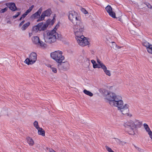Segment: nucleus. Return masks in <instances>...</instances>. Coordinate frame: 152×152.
Masks as SVG:
<instances>
[{"mask_svg": "<svg viewBox=\"0 0 152 152\" xmlns=\"http://www.w3.org/2000/svg\"><path fill=\"white\" fill-rule=\"evenodd\" d=\"M106 99L109 101V103L112 106L118 108V110L122 114L127 113L129 111V105L127 104L124 105L122 97L119 95H116L115 93L107 91Z\"/></svg>", "mask_w": 152, "mask_h": 152, "instance_id": "1", "label": "nucleus"}, {"mask_svg": "<svg viewBox=\"0 0 152 152\" xmlns=\"http://www.w3.org/2000/svg\"><path fill=\"white\" fill-rule=\"evenodd\" d=\"M58 27L59 25H57L53 30L48 32L46 34H44V38L46 42L49 44L54 43L59 38L58 34L55 30Z\"/></svg>", "mask_w": 152, "mask_h": 152, "instance_id": "2", "label": "nucleus"}, {"mask_svg": "<svg viewBox=\"0 0 152 152\" xmlns=\"http://www.w3.org/2000/svg\"><path fill=\"white\" fill-rule=\"evenodd\" d=\"M73 24L74 32L75 36H78L83 34V32L84 30V26L83 23L81 21V20Z\"/></svg>", "mask_w": 152, "mask_h": 152, "instance_id": "3", "label": "nucleus"}, {"mask_svg": "<svg viewBox=\"0 0 152 152\" xmlns=\"http://www.w3.org/2000/svg\"><path fill=\"white\" fill-rule=\"evenodd\" d=\"M63 52L60 50H57L50 53L51 58L58 63H61L64 59V57L63 55Z\"/></svg>", "mask_w": 152, "mask_h": 152, "instance_id": "4", "label": "nucleus"}, {"mask_svg": "<svg viewBox=\"0 0 152 152\" xmlns=\"http://www.w3.org/2000/svg\"><path fill=\"white\" fill-rule=\"evenodd\" d=\"M75 39L79 45L82 47L86 45H89L90 44L89 42L86 37L82 35L79 36H75Z\"/></svg>", "mask_w": 152, "mask_h": 152, "instance_id": "5", "label": "nucleus"}, {"mask_svg": "<svg viewBox=\"0 0 152 152\" xmlns=\"http://www.w3.org/2000/svg\"><path fill=\"white\" fill-rule=\"evenodd\" d=\"M68 19L73 24L81 20L80 17L77 13L74 11L69 12Z\"/></svg>", "mask_w": 152, "mask_h": 152, "instance_id": "6", "label": "nucleus"}, {"mask_svg": "<svg viewBox=\"0 0 152 152\" xmlns=\"http://www.w3.org/2000/svg\"><path fill=\"white\" fill-rule=\"evenodd\" d=\"M37 60V54L34 52H31L28 58H27L24 62L28 65L32 64L35 62Z\"/></svg>", "mask_w": 152, "mask_h": 152, "instance_id": "7", "label": "nucleus"}, {"mask_svg": "<svg viewBox=\"0 0 152 152\" xmlns=\"http://www.w3.org/2000/svg\"><path fill=\"white\" fill-rule=\"evenodd\" d=\"M124 125L126 128H130V131L128 132L129 134L133 135L135 134L134 131L135 125L134 121L132 120H129L124 123Z\"/></svg>", "mask_w": 152, "mask_h": 152, "instance_id": "8", "label": "nucleus"}, {"mask_svg": "<svg viewBox=\"0 0 152 152\" xmlns=\"http://www.w3.org/2000/svg\"><path fill=\"white\" fill-rule=\"evenodd\" d=\"M48 27V24H44L43 23H39L37 25L34 26L33 27L32 30L35 32L44 31Z\"/></svg>", "mask_w": 152, "mask_h": 152, "instance_id": "9", "label": "nucleus"}, {"mask_svg": "<svg viewBox=\"0 0 152 152\" xmlns=\"http://www.w3.org/2000/svg\"><path fill=\"white\" fill-rule=\"evenodd\" d=\"M31 39L33 43L37 45H39L42 48H45L47 47V44L40 40L38 36H34Z\"/></svg>", "mask_w": 152, "mask_h": 152, "instance_id": "10", "label": "nucleus"}, {"mask_svg": "<svg viewBox=\"0 0 152 152\" xmlns=\"http://www.w3.org/2000/svg\"><path fill=\"white\" fill-rule=\"evenodd\" d=\"M52 13V11L50 9H48L43 11L37 21H41L44 20L45 17L50 16Z\"/></svg>", "mask_w": 152, "mask_h": 152, "instance_id": "11", "label": "nucleus"}, {"mask_svg": "<svg viewBox=\"0 0 152 152\" xmlns=\"http://www.w3.org/2000/svg\"><path fill=\"white\" fill-rule=\"evenodd\" d=\"M58 69L60 70L66 71L67 70L69 67V64L67 62H64L63 63H58Z\"/></svg>", "mask_w": 152, "mask_h": 152, "instance_id": "12", "label": "nucleus"}, {"mask_svg": "<svg viewBox=\"0 0 152 152\" xmlns=\"http://www.w3.org/2000/svg\"><path fill=\"white\" fill-rule=\"evenodd\" d=\"M105 10L109 15L113 18H116L115 13L112 11V9L110 5H108L105 7Z\"/></svg>", "mask_w": 152, "mask_h": 152, "instance_id": "13", "label": "nucleus"}, {"mask_svg": "<svg viewBox=\"0 0 152 152\" xmlns=\"http://www.w3.org/2000/svg\"><path fill=\"white\" fill-rule=\"evenodd\" d=\"M42 10V7H41L38 10L37 12H36L35 13L33 14L31 17V18L33 19H37L38 18H39V16L40 15V14Z\"/></svg>", "mask_w": 152, "mask_h": 152, "instance_id": "14", "label": "nucleus"}, {"mask_svg": "<svg viewBox=\"0 0 152 152\" xmlns=\"http://www.w3.org/2000/svg\"><path fill=\"white\" fill-rule=\"evenodd\" d=\"M6 5L12 11H14L17 10V7L16 6L15 4L12 2L7 3Z\"/></svg>", "mask_w": 152, "mask_h": 152, "instance_id": "15", "label": "nucleus"}, {"mask_svg": "<svg viewBox=\"0 0 152 152\" xmlns=\"http://www.w3.org/2000/svg\"><path fill=\"white\" fill-rule=\"evenodd\" d=\"M97 62L98 64H96V62L95 64L93 65V67L94 68H102V66L104 65L103 63L98 58H97Z\"/></svg>", "mask_w": 152, "mask_h": 152, "instance_id": "16", "label": "nucleus"}, {"mask_svg": "<svg viewBox=\"0 0 152 152\" xmlns=\"http://www.w3.org/2000/svg\"><path fill=\"white\" fill-rule=\"evenodd\" d=\"M97 62L98 64H96V62L95 64L93 65V67L94 68H102V66L104 65L103 63L98 58H97Z\"/></svg>", "mask_w": 152, "mask_h": 152, "instance_id": "17", "label": "nucleus"}, {"mask_svg": "<svg viewBox=\"0 0 152 152\" xmlns=\"http://www.w3.org/2000/svg\"><path fill=\"white\" fill-rule=\"evenodd\" d=\"M144 128L146 131L148 133L150 138L152 139V132L151 131L150 128L148 126L146 123H144L143 124Z\"/></svg>", "mask_w": 152, "mask_h": 152, "instance_id": "18", "label": "nucleus"}, {"mask_svg": "<svg viewBox=\"0 0 152 152\" xmlns=\"http://www.w3.org/2000/svg\"><path fill=\"white\" fill-rule=\"evenodd\" d=\"M102 68L103 70L105 73L107 75L109 76L111 75V73L110 71L107 70V67L104 64L103 65Z\"/></svg>", "mask_w": 152, "mask_h": 152, "instance_id": "19", "label": "nucleus"}, {"mask_svg": "<svg viewBox=\"0 0 152 152\" xmlns=\"http://www.w3.org/2000/svg\"><path fill=\"white\" fill-rule=\"evenodd\" d=\"M30 23L29 22H28L24 24L23 26L21 27V29L23 31L25 30L28 26L30 25Z\"/></svg>", "mask_w": 152, "mask_h": 152, "instance_id": "20", "label": "nucleus"}, {"mask_svg": "<svg viewBox=\"0 0 152 152\" xmlns=\"http://www.w3.org/2000/svg\"><path fill=\"white\" fill-rule=\"evenodd\" d=\"M27 142L30 146H32L34 143L33 140L29 137H27L26 138Z\"/></svg>", "mask_w": 152, "mask_h": 152, "instance_id": "21", "label": "nucleus"}, {"mask_svg": "<svg viewBox=\"0 0 152 152\" xmlns=\"http://www.w3.org/2000/svg\"><path fill=\"white\" fill-rule=\"evenodd\" d=\"M55 21V19H52L51 20V19H48L46 21V23L44 24H48V26L49 25H52L53 24Z\"/></svg>", "mask_w": 152, "mask_h": 152, "instance_id": "22", "label": "nucleus"}, {"mask_svg": "<svg viewBox=\"0 0 152 152\" xmlns=\"http://www.w3.org/2000/svg\"><path fill=\"white\" fill-rule=\"evenodd\" d=\"M38 130V134H39L42 135V136H45V132L44 130L42 128H39L37 129Z\"/></svg>", "mask_w": 152, "mask_h": 152, "instance_id": "23", "label": "nucleus"}, {"mask_svg": "<svg viewBox=\"0 0 152 152\" xmlns=\"http://www.w3.org/2000/svg\"><path fill=\"white\" fill-rule=\"evenodd\" d=\"M134 124L135 128L137 126H140L142 124L141 122L137 120H135L134 121Z\"/></svg>", "mask_w": 152, "mask_h": 152, "instance_id": "24", "label": "nucleus"}, {"mask_svg": "<svg viewBox=\"0 0 152 152\" xmlns=\"http://www.w3.org/2000/svg\"><path fill=\"white\" fill-rule=\"evenodd\" d=\"M83 92L85 94L88 95L90 96H92L93 95V94L92 93H91L89 91H87L86 89L84 90L83 91Z\"/></svg>", "mask_w": 152, "mask_h": 152, "instance_id": "25", "label": "nucleus"}, {"mask_svg": "<svg viewBox=\"0 0 152 152\" xmlns=\"http://www.w3.org/2000/svg\"><path fill=\"white\" fill-rule=\"evenodd\" d=\"M147 50L148 52L152 54V45H150L149 47L147 48Z\"/></svg>", "mask_w": 152, "mask_h": 152, "instance_id": "26", "label": "nucleus"}, {"mask_svg": "<svg viewBox=\"0 0 152 152\" xmlns=\"http://www.w3.org/2000/svg\"><path fill=\"white\" fill-rule=\"evenodd\" d=\"M142 44L143 46H145L146 48L147 49V48H148V47H149V46H150V45H151L147 41L144 42Z\"/></svg>", "mask_w": 152, "mask_h": 152, "instance_id": "27", "label": "nucleus"}, {"mask_svg": "<svg viewBox=\"0 0 152 152\" xmlns=\"http://www.w3.org/2000/svg\"><path fill=\"white\" fill-rule=\"evenodd\" d=\"M34 125L37 129L40 128L39 126L38 122L36 121L34 122Z\"/></svg>", "mask_w": 152, "mask_h": 152, "instance_id": "28", "label": "nucleus"}, {"mask_svg": "<svg viewBox=\"0 0 152 152\" xmlns=\"http://www.w3.org/2000/svg\"><path fill=\"white\" fill-rule=\"evenodd\" d=\"M50 69L54 73H56L57 72V69L56 68L52 66H51L50 65Z\"/></svg>", "mask_w": 152, "mask_h": 152, "instance_id": "29", "label": "nucleus"}, {"mask_svg": "<svg viewBox=\"0 0 152 152\" xmlns=\"http://www.w3.org/2000/svg\"><path fill=\"white\" fill-rule=\"evenodd\" d=\"M133 145L135 148L136 149V150H137L139 152H144V151L142 149L139 147L136 146L134 145Z\"/></svg>", "mask_w": 152, "mask_h": 152, "instance_id": "30", "label": "nucleus"}, {"mask_svg": "<svg viewBox=\"0 0 152 152\" xmlns=\"http://www.w3.org/2000/svg\"><path fill=\"white\" fill-rule=\"evenodd\" d=\"M8 8L7 7H5V8L1 10H0V12L3 13L6 12L8 10Z\"/></svg>", "mask_w": 152, "mask_h": 152, "instance_id": "31", "label": "nucleus"}, {"mask_svg": "<svg viewBox=\"0 0 152 152\" xmlns=\"http://www.w3.org/2000/svg\"><path fill=\"white\" fill-rule=\"evenodd\" d=\"M105 148L106 150L109 152H114L113 151L112 149L110 148L108 146H105Z\"/></svg>", "mask_w": 152, "mask_h": 152, "instance_id": "32", "label": "nucleus"}, {"mask_svg": "<svg viewBox=\"0 0 152 152\" xmlns=\"http://www.w3.org/2000/svg\"><path fill=\"white\" fill-rule=\"evenodd\" d=\"M81 10L83 13L85 14H87L88 13V12L84 8H82L81 9Z\"/></svg>", "mask_w": 152, "mask_h": 152, "instance_id": "33", "label": "nucleus"}, {"mask_svg": "<svg viewBox=\"0 0 152 152\" xmlns=\"http://www.w3.org/2000/svg\"><path fill=\"white\" fill-rule=\"evenodd\" d=\"M20 12H17L15 15L12 16L13 18L15 19L17 18L20 14Z\"/></svg>", "mask_w": 152, "mask_h": 152, "instance_id": "34", "label": "nucleus"}, {"mask_svg": "<svg viewBox=\"0 0 152 152\" xmlns=\"http://www.w3.org/2000/svg\"><path fill=\"white\" fill-rule=\"evenodd\" d=\"M34 7V6L33 5H32L31 7H29V9L27 10L30 13Z\"/></svg>", "mask_w": 152, "mask_h": 152, "instance_id": "35", "label": "nucleus"}, {"mask_svg": "<svg viewBox=\"0 0 152 152\" xmlns=\"http://www.w3.org/2000/svg\"><path fill=\"white\" fill-rule=\"evenodd\" d=\"M25 22V20H23L19 24V27H20Z\"/></svg>", "mask_w": 152, "mask_h": 152, "instance_id": "36", "label": "nucleus"}, {"mask_svg": "<svg viewBox=\"0 0 152 152\" xmlns=\"http://www.w3.org/2000/svg\"><path fill=\"white\" fill-rule=\"evenodd\" d=\"M25 22V20H23L19 24V27H20Z\"/></svg>", "mask_w": 152, "mask_h": 152, "instance_id": "37", "label": "nucleus"}, {"mask_svg": "<svg viewBox=\"0 0 152 152\" xmlns=\"http://www.w3.org/2000/svg\"><path fill=\"white\" fill-rule=\"evenodd\" d=\"M25 22V20H23L19 24V27H20Z\"/></svg>", "mask_w": 152, "mask_h": 152, "instance_id": "38", "label": "nucleus"}, {"mask_svg": "<svg viewBox=\"0 0 152 152\" xmlns=\"http://www.w3.org/2000/svg\"><path fill=\"white\" fill-rule=\"evenodd\" d=\"M25 22V20H23L19 24V27H20Z\"/></svg>", "mask_w": 152, "mask_h": 152, "instance_id": "39", "label": "nucleus"}, {"mask_svg": "<svg viewBox=\"0 0 152 152\" xmlns=\"http://www.w3.org/2000/svg\"><path fill=\"white\" fill-rule=\"evenodd\" d=\"M106 39H107V41H106V42L107 43H108L109 42V43H114L115 44V42H113L112 41H109L108 40H107V38H106Z\"/></svg>", "mask_w": 152, "mask_h": 152, "instance_id": "40", "label": "nucleus"}, {"mask_svg": "<svg viewBox=\"0 0 152 152\" xmlns=\"http://www.w3.org/2000/svg\"><path fill=\"white\" fill-rule=\"evenodd\" d=\"M27 15V14H26V12H25L21 16L23 18H25L26 16Z\"/></svg>", "mask_w": 152, "mask_h": 152, "instance_id": "41", "label": "nucleus"}, {"mask_svg": "<svg viewBox=\"0 0 152 152\" xmlns=\"http://www.w3.org/2000/svg\"><path fill=\"white\" fill-rule=\"evenodd\" d=\"M115 141L118 143H120L121 142V141L120 140L117 139V138H115Z\"/></svg>", "mask_w": 152, "mask_h": 152, "instance_id": "42", "label": "nucleus"}, {"mask_svg": "<svg viewBox=\"0 0 152 152\" xmlns=\"http://www.w3.org/2000/svg\"><path fill=\"white\" fill-rule=\"evenodd\" d=\"M91 63L93 65L95 64V63L96 62V61L94 60H91Z\"/></svg>", "mask_w": 152, "mask_h": 152, "instance_id": "43", "label": "nucleus"}, {"mask_svg": "<svg viewBox=\"0 0 152 152\" xmlns=\"http://www.w3.org/2000/svg\"><path fill=\"white\" fill-rule=\"evenodd\" d=\"M91 53L92 54H94L95 51L94 50H91Z\"/></svg>", "mask_w": 152, "mask_h": 152, "instance_id": "44", "label": "nucleus"}, {"mask_svg": "<svg viewBox=\"0 0 152 152\" xmlns=\"http://www.w3.org/2000/svg\"><path fill=\"white\" fill-rule=\"evenodd\" d=\"M56 17V14H54L53 19H55V18Z\"/></svg>", "mask_w": 152, "mask_h": 152, "instance_id": "45", "label": "nucleus"}, {"mask_svg": "<svg viewBox=\"0 0 152 152\" xmlns=\"http://www.w3.org/2000/svg\"><path fill=\"white\" fill-rule=\"evenodd\" d=\"M50 152H56L54 150H53V149H50Z\"/></svg>", "mask_w": 152, "mask_h": 152, "instance_id": "46", "label": "nucleus"}, {"mask_svg": "<svg viewBox=\"0 0 152 152\" xmlns=\"http://www.w3.org/2000/svg\"><path fill=\"white\" fill-rule=\"evenodd\" d=\"M147 6L148 7V8H151V5L150 4H148V5H147Z\"/></svg>", "mask_w": 152, "mask_h": 152, "instance_id": "47", "label": "nucleus"}, {"mask_svg": "<svg viewBox=\"0 0 152 152\" xmlns=\"http://www.w3.org/2000/svg\"><path fill=\"white\" fill-rule=\"evenodd\" d=\"M32 35V33H29V37H31Z\"/></svg>", "mask_w": 152, "mask_h": 152, "instance_id": "48", "label": "nucleus"}, {"mask_svg": "<svg viewBox=\"0 0 152 152\" xmlns=\"http://www.w3.org/2000/svg\"><path fill=\"white\" fill-rule=\"evenodd\" d=\"M25 12L26 14H27V15L29 13V12H28L27 10H26Z\"/></svg>", "mask_w": 152, "mask_h": 152, "instance_id": "49", "label": "nucleus"}, {"mask_svg": "<svg viewBox=\"0 0 152 152\" xmlns=\"http://www.w3.org/2000/svg\"><path fill=\"white\" fill-rule=\"evenodd\" d=\"M128 115L130 117H131L132 116V115L130 114H128Z\"/></svg>", "mask_w": 152, "mask_h": 152, "instance_id": "50", "label": "nucleus"}, {"mask_svg": "<svg viewBox=\"0 0 152 152\" xmlns=\"http://www.w3.org/2000/svg\"><path fill=\"white\" fill-rule=\"evenodd\" d=\"M22 18H23V17H22V16H21V17L20 18V19H19V20H21Z\"/></svg>", "mask_w": 152, "mask_h": 152, "instance_id": "51", "label": "nucleus"}, {"mask_svg": "<svg viewBox=\"0 0 152 152\" xmlns=\"http://www.w3.org/2000/svg\"><path fill=\"white\" fill-rule=\"evenodd\" d=\"M58 36H59V37H60L59 36H60V35H59V36L58 35Z\"/></svg>", "mask_w": 152, "mask_h": 152, "instance_id": "52", "label": "nucleus"}, {"mask_svg": "<svg viewBox=\"0 0 152 152\" xmlns=\"http://www.w3.org/2000/svg\"><path fill=\"white\" fill-rule=\"evenodd\" d=\"M58 36H59V37H60L59 36H60V35H59V36L58 35Z\"/></svg>", "mask_w": 152, "mask_h": 152, "instance_id": "53", "label": "nucleus"}]
</instances>
